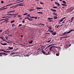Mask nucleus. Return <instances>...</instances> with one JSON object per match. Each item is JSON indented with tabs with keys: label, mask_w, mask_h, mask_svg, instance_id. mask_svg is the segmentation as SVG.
Wrapping results in <instances>:
<instances>
[{
	"label": "nucleus",
	"mask_w": 74,
	"mask_h": 74,
	"mask_svg": "<svg viewBox=\"0 0 74 74\" xmlns=\"http://www.w3.org/2000/svg\"><path fill=\"white\" fill-rule=\"evenodd\" d=\"M63 21V19H61V20H59V22H62V21Z\"/></svg>",
	"instance_id": "nucleus-25"
},
{
	"label": "nucleus",
	"mask_w": 74,
	"mask_h": 74,
	"mask_svg": "<svg viewBox=\"0 0 74 74\" xmlns=\"http://www.w3.org/2000/svg\"><path fill=\"white\" fill-rule=\"evenodd\" d=\"M51 34H53V36H55L56 34V32H53L51 33Z\"/></svg>",
	"instance_id": "nucleus-6"
},
{
	"label": "nucleus",
	"mask_w": 74,
	"mask_h": 74,
	"mask_svg": "<svg viewBox=\"0 0 74 74\" xmlns=\"http://www.w3.org/2000/svg\"><path fill=\"white\" fill-rule=\"evenodd\" d=\"M1 44L2 45H7V43H5L4 44H3L2 43H1Z\"/></svg>",
	"instance_id": "nucleus-8"
},
{
	"label": "nucleus",
	"mask_w": 74,
	"mask_h": 74,
	"mask_svg": "<svg viewBox=\"0 0 74 74\" xmlns=\"http://www.w3.org/2000/svg\"><path fill=\"white\" fill-rule=\"evenodd\" d=\"M53 47V48H58L57 47L53 46L50 47V49H49L50 51H53V50H52V48ZM51 49H52V50H51Z\"/></svg>",
	"instance_id": "nucleus-1"
},
{
	"label": "nucleus",
	"mask_w": 74,
	"mask_h": 74,
	"mask_svg": "<svg viewBox=\"0 0 74 74\" xmlns=\"http://www.w3.org/2000/svg\"><path fill=\"white\" fill-rule=\"evenodd\" d=\"M27 14V13H25L23 14V15H26Z\"/></svg>",
	"instance_id": "nucleus-41"
},
{
	"label": "nucleus",
	"mask_w": 74,
	"mask_h": 74,
	"mask_svg": "<svg viewBox=\"0 0 74 74\" xmlns=\"http://www.w3.org/2000/svg\"><path fill=\"white\" fill-rule=\"evenodd\" d=\"M65 38V37H60V38H61V39L62 38Z\"/></svg>",
	"instance_id": "nucleus-34"
},
{
	"label": "nucleus",
	"mask_w": 74,
	"mask_h": 74,
	"mask_svg": "<svg viewBox=\"0 0 74 74\" xmlns=\"http://www.w3.org/2000/svg\"><path fill=\"white\" fill-rule=\"evenodd\" d=\"M8 32V33H9V32H10V31H9V30H8V29L7 30H5L4 32V33L5 32Z\"/></svg>",
	"instance_id": "nucleus-9"
},
{
	"label": "nucleus",
	"mask_w": 74,
	"mask_h": 74,
	"mask_svg": "<svg viewBox=\"0 0 74 74\" xmlns=\"http://www.w3.org/2000/svg\"><path fill=\"white\" fill-rule=\"evenodd\" d=\"M30 15V14H28L27 16H28L29 17H31V16H29Z\"/></svg>",
	"instance_id": "nucleus-28"
},
{
	"label": "nucleus",
	"mask_w": 74,
	"mask_h": 74,
	"mask_svg": "<svg viewBox=\"0 0 74 74\" xmlns=\"http://www.w3.org/2000/svg\"><path fill=\"white\" fill-rule=\"evenodd\" d=\"M48 27V28H49V30H51V29H52V27Z\"/></svg>",
	"instance_id": "nucleus-18"
},
{
	"label": "nucleus",
	"mask_w": 74,
	"mask_h": 74,
	"mask_svg": "<svg viewBox=\"0 0 74 74\" xmlns=\"http://www.w3.org/2000/svg\"><path fill=\"white\" fill-rule=\"evenodd\" d=\"M13 48H14V47H10V49H9V50H11V49H13Z\"/></svg>",
	"instance_id": "nucleus-27"
},
{
	"label": "nucleus",
	"mask_w": 74,
	"mask_h": 74,
	"mask_svg": "<svg viewBox=\"0 0 74 74\" xmlns=\"http://www.w3.org/2000/svg\"><path fill=\"white\" fill-rule=\"evenodd\" d=\"M29 21H33V19H32V18L30 19V20H29Z\"/></svg>",
	"instance_id": "nucleus-31"
},
{
	"label": "nucleus",
	"mask_w": 74,
	"mask_h": 74,
	"mask_svg": "<svg viewBox=\"0 0 74 74\" xmlns=\"http://www.w3.org/2000/svg\"><path fill=\"white\" fill-rule=\"evenodd\" d=\"M48 20H51L52 19H53V18L49 17L48 18Z\"/></svg>",
	"instance_id": "nucleus-15"
},
{
	"label": "nucleus",
	"mask_w": 74,
	"mask_h": 74,
	"mask_svg": "<svg viewBox=\"0 0 74 74\" xmlns=\"http://www.w3.org/2000/svg\"><path fill=\"white\" fill-rule=\"evenodd\" d=\"M33 10H28L29 11H30V12H31V11H33Z\"/></svg>",
	"instance_id": "nucleus-24"
},
{
	"label": "nucleus",
	"mask_w": 74,
	"mask_h": 74,
	"mask_svg": "<svg viewBox=\"0 0 74 74\" xmlns=\"http://www.w3.org/2000/svg\"><path fill=\"white\" fill-rule=\"evenodd\" d=\"M51 40H50L47 41V42H51Z\"/></svg>",
	"instance_id": "nucleus-33"
},
{
	"label": "nucleus",
	"mask_w": 74,
	"mask_h": 74,
	"mask_svg": "<svg viewBox=\"0 0 74 74\" xmlns=\"http://www.w3.org/2000/svg\"><path fill=\"white\" fill-rule=\"evenodd\" d=\"M50 33H53V30H51L50 32Z\"/></svg>",
	"instance_id": "nucleus-51"
},
{
	"label": "nucleus",
	"mask_w": 74,
	"mask_h": 74,
	"mask_svg": "<svg viewBox=\"0 0 74 74\" xmlns=\"http://www.w3.org/2000/svg\"><path fill=\"white\" fill-rule=\"evenodd\" d=\"M10 51H7V53H10Z\"/></svg>",
	"instance_id": "nucleus-56"
},
{
	"label": "nucleus",
	"mask_w": 74,
	"mask_h": 74,
	"mask_svg": "<svg viewBox=\"0 0 74 74\" xmlns=\"http://www.w3.org/2000/svg\"><path fill=\"white\" fill-rule=\"evenodd\" d=\"M3 52H4L7 53V51H4H4Z\"/></svg>",
	"instance_id": "nucleus-60"
},
{
	"label": "nucleus",
	"mask_w": 74,
	"mask_h": 74,
	"mask_svg": "<svg viewBox=\"0 0 74 74\" xmlns=\"http://www.w3.org/2000/svg\"><path fill=\"white\" fill-rule=\"evenodd\" d=\"M5 18V16L3 17L2 18Z\"/></svg>",
	"instance_id": "nucleus-55"
},
{
	"label": "nucleus",
	"mask_w": 74,
	"mask_h": 74,
	"mask_svg": "<svg viewBox=\"0 0 74 74\" xmlns=\"http://www.w3.org/2000/svg\"><path fill=\"white\" fill-rule=\"evenodd\" d=\"M18 14V13H16V14H14V15H15V16H16Z\"/></svg>",
	"instance_id": "nucleus-42"
},
{
	"label": "nucleus",
	"mask_w": 74,
	"mask_h": 74,
	"mask_svg": "<svg viewBox=\"0 0 74 74\" xmlns=\"http://www.w3.org/2000/svg\"><path fill=\"white\" fill-rule=\"evenodd\" d=\"M62 5H64V6H65V7H67V5L65 4H62Z\"/></svg>",
	"instance_id": "nucleus-17"
},
{
	"label": "nucleus",
	"mask_w": 74,
	"mask_h": 74,
	"mask_svg": "<svg viewBox=\"0 0 74 74\" xmlns=\"http://www.w3.org/2000/svg\"><path fill=\"white\" fill-rule=\"evenodd\" d=\"M55 13L54 12L52 14H54V15H55Z\"/></svg>",
	"instance_id": "nucleus-63"
},
{
	"label": "nucleus",
	"mask_w": 74,
	"mask_h": 74,
	"mask_svg": "<svg viewBox=\"0 0 74 74\" xmlns=\"http://www.w3.org/2000/svg\"><path fill=\"white\" fill-rule=\"evenodd\" d=\"M31 17L30 18H34V17L33 16H32V17Z\"/></svg>",
	"instance_id": "nucleus-40"
},
{
	"label": "nucleus",
	"mask_w": 74,
	"mask_h": 74,
	"mask_svg": "<svg viewBox=\"0 0 74 74\" xmlns=\"http://www.w3.org/2000/svg\"><path fill=\"white\" fill-rule=\"evenodd\" d=\"M8 48L9 49H10L11 47H8Z\"/></svg>",
	"instance_id": "nucleus-62"
},
{
	"label": "nucleus",
	"mask_w": 74,
	"mask_h": 74,
	"mask_svg": "<svg viewBox=\"0 0 74 74\" xmlns=\"http://www.w3.org/2000/svg\"><path fill=\"white\" fill-rule=\"evenodd\" d=\"M48 21H49V22H51L53 21H52V20H49Z\"/></svg>",
	"instance_id": "nucleus-46"
},
{
	"label": "nucleus",
	"mask_w": 74,
	"mask_h": 74,
	"mask_svg": "<svg viewBox=\"0 0 74 74\" xmlns=\"http://www.w3.org/2000/svg\"><path fill=\"white\" fill-rule=\"evenodd\" d=\"M11 54H15V52H14V53H11Z\"/></svg>",
	"instance_id": "nucleus-64"
},
{
	"label": "nucleus",
	"mask_w": 74,
	"mask_h": 74,
	"mask_svg": "<svg viewBox=\"0 0 74 74\" xmlns=\"http://www.w3.org/2000/svg\"><path fill=\"white\" fill-rule=\"evenodd\" d=\"M15 12V10H13L12 11H10L9 12H8V13L9 14L10 13H12V12Z\"/></svg>",
	"instance_id": "nucleus-7"
},
{
	"label": "nucleus",
	"mask_w": 74,
	"mask_h": 74,
	"mask_svg": "<svg viewBox=\"0 0 74 74\" xmlns=\"http://www.w3.org/2000/svg\"><path fill=\"white\" fill-rule=\"evenodd\" d=\"M0 38H1V40H3V37H0Z\"/></svg>",
	"instance_id": "nucleus-43"
},
{
	"label": "nucleus",
	"mask_w": 74,
	"mask_h": 74,
	"mask_svg": "<svg viewBox=\"0 0 74 74\" xmlns=\"http://www.w3.org/2000/svg\"><path fill=\"white\" fill-rule=\"evenodd\" d=\"M21 3V2H20V1L18 2L17 3H14V4H18V3Z\"/></svg>",
	"instance_id": "nucleus-36"
},
{
	"label": "nucleus",
	"mask_w": 74,
	"mask_h": 74,
	"mask_svg": "<svg viewBox=\"0 0 74 74\" xmlns=\"http://www.w3.org/2000/svg\"><path fill=\"white\" fill-rule=\"evenodd\" d=\"M54 45V44H51V45H49L47 47V48H48L49 47H51V46H52V45Z\"/></svg>",
	"instance_id": "nucleus-14"
},
{
	"label": "nucleus",
	"mask_w": 74,
	"mask_h": 74,
	"mask_svg": "<svg viewBox=\"0 0 74 74\" xmlns=\"http://www.w3.org/2000/svg\"><path fill=\"white\" fill-rule=\"evenodd\" d=\"M18 16L19 17V18L20 17H21L22 16H21V15H18Z\"/></svg>",
	"instance_id": "nucleus-37"
},
{
	"label": "nucleus",
	"mask_w": 74,
	"mask_h": 74,
	"mask_svg": "<svg viewBox=\"0 0 74 74\" xmlns=\"http://www.w3.org/2000/svg\"><path fill=\"white\" fill-rule=\"evenodd\" d=\"M67 33H68V32H64V33L63 34V35H64L66 34H67Z\"/></svg>",
	"instance_id": "nucleus-21"
},
{
	"label": "nucleus",
	"mask_w": 74,
	"mask_h": 74,
	"mask_svg": "<svg viewBox=\"0 0 74 74\" xmlns=\"http://www.w3.org/2000/svg\"><path fill=\"white\" fill-rule=\"evenodd\" d=\"M56 56H58V54L57 53H56Z\"/></svg>",
	"instance_id": "nucleus-61"
},
{
	"label": "nucleus",
	"mask_w": 74,
	"mask_h": 74,
	"mask_svg": "<svg viewBox=\"0 0 74 74\" xmlns=\"http://www.w3.org/2000/svg\"><path fill=\"white\" fill-rule=\"evenodd\" d=\"M15 22V21L13 20V21H11V23H13V22Z\"/></svg>",
	"instance_id": "nucleus-32"
},
{
	"label": "nucleus",
	"mask_w": 74,
	"mask_h": 74,
	"mask_svg": "<svg viewBox=\"0 0 74 74\" xmlns=\"http://www.w3.org/2000/svg\"><path fill=\"white\" fill-rule=\"evenodd\" d=\"M22 23H25V21H23H23H22Z\"/></svg>",
	"instance_id": "nucleus-58"
},
{
	"label": "nucleus",
	"mask_w": 74,
	"mask_h": 74,
	"mask_svg": "<svg viewBox=\"0 0 74 74\" xmlns=\"http://www.w3.org/2000/svg\"><path fill=\"white\" fill-rule=\"evenodd\" d=\"M7 15H10V14H7Z\"/></svg>",
	"instance_id": "nucleus-59"
},
{
	"label": "nucleus",
	"mask_w": 74,
	"mask_h": 74,
	"mask_svg": "<svg viewBox=\"0 0 74 74\" xmlns=\"http://www.w3.org/2000/svg\"><path fill=\"white\" fill-rule=\"evenodd\" d=\"M22 24H19L18 26H19V27L21 26H22Z\"/></svg>",
	"instance_id": "nucleus-45"
},
{
	"label": "nucleus",
	"mask_w": 74,
	"mask_h": 74,
	"mask_svg": "<svg viewBox=\"0 0 74 74\" xmlns=\"http://www.w3.org/2000/svg\"><path fill=\"white\" fill-rule=\"evenodd\" d=\"M19 6H22V5H21V4H18V5H16V6H19Z\"/></svg>",
	"instance_id": "nucleus-13"
},
{
	"label": "nucleus",
	"mask_w": 74,
	"mask_h": 74,
	"mask_svg": "<svg viewBox=\"0 0 74 74\" xmlns=\"http://www.w3.org/2000/svg\"><path fill=\"white\" fill-rule=\"evenodd\" d=\"M27 19H28L29 20H30V19L29 18V17H27Z\"/></svg>",
	"instance_id": "nucleus-47"
},
{
	"label": "nucleus",
	"mask_w": 74,
	"mask_h": 74,
	"mask_svg": "<svg viewBox=\"0 0 74 74\" xmlns=\"http://www.w3.org/2000/svg\"><path fill=\"white\" fill-rule=\"evenodd\" d=\"M69 37V36H66V37H65L64 38H67V37Z\"/></svg>",
	"instance_id": "nucleus-53"
},
{
	"label": "nucleus",
	"mask_w": 74,
	"mask_h": 74,
	"mask_svg": "<svg viewBox=\"0 0 74 74\" xmlns=\"http://www.w3.org/2000/svg\"><path fill=\"white\" fill-rule=\"evenodd\" d=\"M11 17H12L11 16H8V17L7 18V19H8V18H11Z\"/></svg>",
	"instance_id": "nucleus-26"
},
{
	"label": "nucleus",
	"mask_w": 74,
	"mask_h": 74,
	"mask_svg": "<svg viewBox=\"0 0 74 74\" xmlns=\"http://www.w3.org/2000/svg\"><path fill=\"white\" fill-rule=\"evenodd\" d=\"M42 52L44 55H46V53L44 51V50L42 49Z\"/></svg>",
	"instance_id": "nucleus-3"
},
{
	"label": "nucleus",
	"mask_w": 74,
	"mask_h": 74,
	"mask_svg": "<svg viewBox=\"0 0 74 74\" xmlns=\"http://www.w3.org/2000/svg\"><path fill=\"white\" fill-rule=\"evenodd\" d=\"M17 56V55L12 56V57H14V56Z\"/></svg>",
	"instance_id": "nucleus-50"
},
{
	"label": "nucleus",
	"mask_w": 74,
	"mask_h": 74,
	"mask_svg": "<svg viewBox=\"0 0 74 74\" xmlns=\"http://www.w3.org/2000/svg\"><path fill=\"white\" fill-rule=\"evenodd\" d=\"M53 18L54 19H58V16H55L53 17Z\"/></svg>",
	"instance_id": "nucleus-12"
},
{
	"label": "nucleus",
	"mask_w": 74,
	"mask_h": 74,
	"mask_svg": "<svg viewBox=\"0 0 74 74\" xmlns=\"http://www.w3.org/2000/svg\"><path fill=\"white\" fill-rule=\"evenodd\" d=\"M53 8H58V7H56V6H53Z\"/></svg>",
	"instance_id": "nucleus-29"
},
{
	"label": "nucleus",
	"mask_w": 74,
	"mask_h": 74,
	"mask_svg": "<svg viewBox=\"0 0 74 74\" xmlns=\"http://www.w3.org/2000/svg\"><path fill=\"white\" fill-rule=\"evenodd\" d=\"M4 50L3 49H1L0 50V51H3V52H4Z\"/></svg>",
	"instance_id": "nucleus-35"
},
{
	"label": "nucleus",
	"mask_w": 74,
	"mask_h": 74,
	"mask_svg": "<svg viewBox=\"0 0 74 74\" xmlns=\"http://www.w3.org/2000/svg\"><path fill=\"white\" fill-rule=\"evenodd\" d=\"M3 54V55H7L8 54H6L4 52L0 53V56H2V54Z\"/></svg>",
	"instance_id": "nucleus-2"
},
{
	"label": "nucleus",
	"mask_w": 74,
	"mask_h": 74,
	"mask_svg": "<svg viewBox=\"0 0 74 74\" xmlns=\"http://www.w3.org/2000/svg\"><path fill=\"white\" fill-rule=\"evenodd\" d=\"M12 4H9L8 5L5 6L3 7V8L4 7H8V6H10V5H12Z\"/></svg>",
	"instance_id": "nucleus-10"
},
{
	"label": "nucleus",
	"mask_w": 74,
	"mask_h": 74,
	"mask_svg": "<svg viewBox=\"0 0 74 74\" xmlns=\"http://www.w3.org/2000/svg\"><path fill=\"white\" fill-rule=\"evenodd\" d=\"M40 4H44V3L42 2H40Z\"/></svg>",
	"instance_id": "nucleus-38"
},
{
	"label": "nucleus",
	"mask_w": 74,
	"mask_h": 74,
	"mask_svg": "<svg viewBox=\"0 0 74 74\" xmlns=\"http://www.w3.org/2000/svg\"><path fill=\"white\" fill-rule=\"evenodd\" d=\"M73 18H74V17H73L71 19V20H73Z\"/></svg>",
	"instance_id": "nucleus-48"
},
{
	"label": "nucleus",
	"mask_w": 74,
	"mask_h": 74,
	"mask_svg": "<svg viewBox=\"0 0 74 74\" xmlns=\"http://www.w3.org/2000/svg\"><path fill=\"white\" fill-rule=\"evenodd\" d=\"M32 42H33V41H32V40H31L30 42H29V44H32Z\"/></svg>",
	"instance_id": "nucleus-20"
},
{
	"label": "nucleus",
	"mask_w": 74,
	"mask_h": 74,
	"mask_svg": "<svg viewBox=\"0 0 74 74\" xmlns=\"http://www.w3.org/2000/svg\"><path fill=\"white\" fill-rule=\"evenodd\" d=\"M36 9H38V10H40V9H43V8H36Z\"/></svg>",
	"instance_id": "nucleus-11"
},
{
	"label": "nucleus",
	"mask_w": 74,
	"mask_h": 74,
	"mask_svg": "<svg viewBox=\"0 0 74 74\" xmlns=\"http://www.w3.org/2000/svg\"><path fill=\"white\" fill-rule=\"evenodd\" d=\"M7 8H4L3 9H1V10H5V9H7Z\"/></svg>",
	"instance_id": "nucleus-30"
},
{
	"label": "nucleus",
	"mask_w": 74,
	"mask_h": 74,
	"mask_svg": "<svg viewBox=\"0 0 74 74\" xmlns=\"http://www.w3.org/2000/svg\"><path fill=\"white\" fill-rule=\"evenodd\" d=\"M34 18H35V19H37V17H34Z\"/></svg>",
	"instance_id": "nucleus-39"
},
{
	"label": "nucleus",
	"mask_w": 74,
	"mask_h": 74,
	"mask_svg": "<svg viewBox=\"0 0 74 74\" xmlns=\"http://www.w3.org/2000/svg\"><path fill=\"white\" fill-rule=\"evenodd\" d=\"M62 2L63 3H64V4H67V3H66V2L65 1H62Z\"/></svg>",
	"instance_id": "nucleus-16"
},
{
	"label": "nucleus",
	"mask_w": 74,
	"mask_h": 74,
	"mask_svg": "<svg viewBox=\"0 0 74 74\" xmlns=\"http://www.w3.org/2000/svg\"><path fill=\"white\" fill-rule=\"evenodd\" d=\"M4 19H2V20H0V21H4Z\"/></svg>",
	"instance_id": "nucleus-57"
},
{
	"label": "nucleus",
	"mask_w": 74,
	"mask_h": 74,
	"mask_svg": "<svg viewBox=\"0 0 74 74\" xmlns=\"http://www.w3.org/2000/svg\"><path fill=\"white\" fill-rule=\"evenodd\" d=\"M65 18H66V17H64L62 19L63 20V19H65Z\"/></svg>",
	"instance_id": "nucleus-49"
},
{
	"label": "nucleus",
	"mask_w": 74,
	"mask_h": 74,
	"mask_svg": "<svg viewBox=\"0 0 74 74\" xmlns=\"http://www.w3.org/2000/svg\"><path fill=\"white\" fill-rule=\"evenodd\" d=\"M1 3H2V4H3V3H4V1H1Z\"/></svg>",
	"instance_id": "nucleus-44"
},
{
	"label": "nucleus",
	"mask_w": 74,
	"mask_h": 74,
	"mask_svg": "<svg viewBox=\"0 0 74 74\" xmlns=\"http://www.w3.org/2000/svg\"><path fill=\"white\" fill-rule=\"evenodd\" d=\"M12 27H13V28H14V27H15V25L14 24H13L12 25Z\"/></svg>",
	"instance_id": "nucleus-22"
},
{
	"label": "nucleus",
	"mask_w": 74,
	"mask_h": 74,
	"mask_svg": "<svg viewBox=\"0 0 74 74\" xmlns=\"http://www.w3.org/2000/svg\"><path fill=\"white\" fill-rule=\"evenodd\" d=\"M74 32V30H73V29H71L68 32V34L70 33V32Z\"/></svg>",
	"instance_id": "nucleus-5"
},
{
	"label": "nucleus",
	"mask_w": 74,
	"mask_h": 74,
	"mask_svg": "<svg viewBox=\"0 0 74 74\" xmlns=\"http://www.w3.org/2000/svg\"><path fill=\"white\" fill-rule=\"evenodd\" d=\"M51 11H53H53L54 12H56V10H51Z\"/></svg>",
	"instance_id": "nucleus-23"
},
{
	"label": "nucleus",
	"mask_w": 74,
	"mask_h": 74,
	"mask_svg": "<svg viewBox=\"0 0 74 74\" xmlns=\"http://www.w3.org/2000/svg\"><path fill=\"white\" fill-rule=\"evenodd\" d=\"M55 3L56 4L58 5V7H59V6L60 5V4H59V3L58 2H55Z\"/></svg>",
	"instance_id": "nucleus-4"
},
{
	"label": "nucleus",
	"mask_w": 74,
	"mask_h": 74,
	"mask_svg": "<svg viewBox=\"0 0 74 74\" xmlns=\"http://www.w3.org/2000/svg\"><path fill=\"white\" fill-rule=\"evenodd\" d=\"M10 15H15V14H10Z\"/></svg>",
	"instance_id": "nucleus-52"
},
{
	"label": "nucleus",
	"mask_w": 74,
	"mask_h": 74,
	"mask_svg": "<svg viewBox=\"0 0 74 74\" xmlns=\"http://www.w3.org/2000/svg\"><path fill=\"white\" fill-rule=\"evenodd\" d=\"M46 34H50V33H46Z\"/></svg>",
	"instance_id": "nucleus-54"
},
{
	"label": "nucleus",
	"mask_w": 74,
	"mask_h": 74,
	"mask_svg": "<svg viewBox=\"0 0 74 74\" xmlns=\"http://www.w3.org/2000/svg\"><path fill=\"white\" fill-rule=\"evenodd\" d=\"M37 13H38V14H43V13L41 12H37Z\"/></svg>",
	"instance_id": "nucleus-19"
}]
</instances>
